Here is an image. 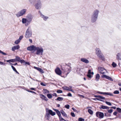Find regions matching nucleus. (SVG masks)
Masks as SVG:
<instances>
[{"label":"nucleus","instance_id":"obj_1","mask_svg":"<svg viewBox=\"0 0 121 121\" xmlns=\"http://www.w3.org/2000/svg\"><path fill=\"white\" fill-rule=\"evenodd\" d=\"M46 113L45 116V117L47 118V119L48 120L50 117V114L52 116H54L56 114L55 112H53L51 110H49L48 108L46 109Z\"/></svg>","mask_w":121,"mask_h":121},{"label":"nucleus","instance_id":"obj_2","mask_svg":"<svg viewBox=\"0 0 121 121\" xmlns=\"http://www.w3.org/2000/svg\"><path fill=\"white\" fill-rule=\"evenodd\" d=\"M36 51V54L38 55H42L43 52V49L41 47H36V46L35 51Z\"/></svg>","mask_w":121,"mask_h":121},{"label":"nucleus","instance_id":"obj_3","mask_svg":"<svg viewBox=\"0 0 121 121\" xmlns=\"http://www.w3.org/2000/svg\"><path fill=\"white\" fill-rule=\"evenodd\" d=\"M33 18V15L31 14H28L26 16V19L27 21V25H29L32 22Z\"/></svg>","mask_w":121,"mask_h":121},{"label":"nucleus","instance_id":"obj_4","mask_svg":"<svg viewBox=\"0 0 121 121\" xmlns=\"http://www.w3.org/2000/svg\"><path fill=\"white\" fill-rule=\"evenodd\" d=\"M26 11L27 9H23L18 12L16 14V15L18 17L22 16L26 14Z\"/></svg>","mask_w":121,"mask_h":121},{"label":"nucleus","instance_id":"obj_5","mask_svg":"<svg viewBox=\"0 0 121 121\" xmlns=\"http://www.w3.org/2000/svg\"><path fill=\"white\" fill-rule=\"evenodd\" d=\"M32 32L30 29L28 28L26 30L25 34V37L27 38H28L31 37L32 36Z\"/></svg>","mask_w":121,"mask_h":121},{"label":"nucleus","instance_id":"obj_6","mask_svg":"<svg viewBox=\"0 0 121 121\" xmlns=\"http://www.w3.org/2000/svg\"><path fill=\"white\" fill-rule=\"evenodd\" d=\"M42 6V4L40 0H38V2L36 3L35 5V8L37 9H40Z\"/></svg>","mask_w":121,"mask_h":121},{"label":"nucleus","instance_id":"obj_7","mask_svg":"<svg viewBox=\"0 0 121 121\" xmlns=\"http://www.w3.org/2000/svg\"><path fill=\"white\" fill-rule=\"evenodd\" d=\"M99 57L100 59L101 60L103 61H104L105 59L104 56L101 52V51L99 50Z\"/></svg>","mask_w":121,"mask_h":121},{"label":"nucleus","instance_id":"obj_8","mask_svg":"<svg viewBox=\"0 0 121 121\" xmlns=\"http://www.w3.org/2000/svg\"><path fill=\"white\" fill-rule=\"evenodd\" d=\"M36 46L34 45H32L28 47L27 48V50L30 51H35V49Z\"/></svg>","mask_w":121,"mask_h":121},{"label":"nucleus","instance_id":"obj_9","mask_svg":"<svg viewBox=\"0 0 121 121\" xmlns=\"http://www.w3.org/2000/svg\"><path fill=\"white\" fill-rule=\"evenodd\" d=\"M55 71L56 73L57 74L59 75H61V71L59 68H57L56 69H55Z\"/></svg>","mask_w":121,"mask_h":121},{"label":"nucleus","instance_id":"obj_10","mask_svg":"<svg viewBox=\"0 0 121 121\" xmlns=\"http://www.w3.org/2000/svg\"><path fill=\"white\" fill-rule=\"evenodd\" d=\"M97 17L94 16L92 15H91V21L92 22L94 23L98 19Z\"/></svg>","mask_w":121,"mask_h":121},{"label":"nucleus","instance_id":"obj_11","mask_svg":"<svg viewBox=\"0 0 121 121\" xmlns=\"http://www.w3.org/2000/svg\"><path fill=\"white\" fill-rule=\"evenodd\" d=\"M99 70L100 73L104 74L105 73V70L104 68L101 67H99Z\"/></svg>","mask_w":121,"mask_h":121},{"label":"nucleus","instance_id":"obj_12","mask_svg":"<svg viewBox=\"0 0 121 121\" xmlns=\"http://www.w3.org/2000/svg\"><path fill=\"white\" fill-rule=\"evenodd\" d=\"M92 15L98 17V10L97 9H96L94 10L93 13Z\"/></svg>","mask_w":121,"mask_h":121},{"label":"nucleus","instance_id":"obj_13","mask_svg":"<svg viewBox=\"0 0 121 121\" xmlns=\"http://www.w3.org/2000/svg\"><path fill=\"white\" fill-rule=\"evenodd\" d=\"M62 88L64 90H66L67 91H72L73 92H74L73 90L71 89V88H69V87H68L65 86H63Z\"/></svg>","mask_w":121,"mask_h":121},{"label":"nucleus","instance_id":"obj_14","mask_svg":"<svg viewBox=\"0 0 121 121\" xmlns=\"http://www.w3.org/2000/svg\"><path fill=\"white\" fill-rule=\"evenodd\" d=\"M20 48V46L19 45L14 46L12 47V50L13 51H14L15 50L18 49L19 48Z\"/></svg>","mask_w":121,"mask_h":121},{"label":"nucleus","instance_id":"obj_15","mask_svg":"<svg viewBox=\"0 0 121 121\" xmlns=\"http://www.w3.org/2000/svg\"><path fill=\"white\" fill-rule=\"evenodd\" d=\"M34 68L35 69L37 70L39 72H40L41 73H44V71L43 70L35 66H34Z\"/></svg>","mask_w":121,"mask_h":121},{"label":"nucleus","instance_id":"obj_16","mask_svg":"<svg viewBox=\"0 0 121 121\" xmlns=\"http://www.w3.org/2000/svg\"><path fill=\"white\" fill-rule=\"evenodd\" d=\"M99 93L103 94L104 95H109L111 96H112L113 95L111 93L109 92H101L99 91Z\"/></svg>","mask_w":121,"mask_h":121},{"label":"nucleus","instance_id":"obj_17","mask_svg":"<svg viewBox=\"0 0 121 121\" xmlns=\"http://www.w3.org/2000/svg\"><path fill=\"white\" fill-rule=\"evenodd\" d=\"M102 77L103 78H105L110 80H112V79L111 77L105 75H102Z\"/></svg>","mask_w":121,"mask_h":121},{"label":"nucleus","instance_id":"obj_18","mask_svg":"<svg viewBox=\"0 0 121 121\" xmlns=\"http://www.w3.org/2000/svg\"><path fill=\"white\" fill-rule=\"evenodd\" d=\"M53 110L55 111L56 112L57 115L59 116V118H60V117H61V114L60 112L58 110L55 109H53Z\"/></svg>","mask_w":121,"mask_h":121},{"label":"nucleus","instance_id":"obj_19","mask_svg":"<svg viewBox=\"0 0 121 121\" xmlns=\"http://www.w3.org/2000/svg\"><path fill=\"white\" fill-rule=\"evenodd\" d=\"M40 98L43 100H44L46 101L48 100V99L47 97L44 95L42 94L40 95Z\"/></svg>","mask_w":121,"mask_h":121},{"label":"nucleus","instance_id":"obj_20","mask_svg":"<svg viewBox=\"0 0 121 121\" xmlns=\"http://www.w3.org/2000/svg\"><path fill=\"white\" fill-rule=\"evenodd\" d=\"M40 17L43 19L44 21H46L47 20L48 18V17L46 16L43 14H42L41 16Z\"/></svg>","mask_w":121,"mask_h":121},{"label":"nucleus","instance_id":"obj_21","mask_svg":"<svg viewBox=\"0 0 121 121\" xmlns=\"http://www.w3.org/2000/svg\"><path fill=\"white\" fill-rule=\"evenodd\" d=\"M81 60L82 61L86 63H88L89 62V61L88 60L84 58H82L81 59Z\"/></svg>","mask_w":121,"mask_h":121},{"label":"nucleus","instance_id":"obj_22","mask_svg":"<svg viewBox=\"0 0 121 121\" xmlns=\"http://www.w3.org/2000/svg\"><path fill=\"white\" fill-rule=\"evenodd\" d=\"M22 22L23 24L26 23L25 25L26 26L28 25H27V21L26 18H22Z\"/></svg>","mask_w":121,"mask_h":121},{"label":"nucleus","instance_id":"obj_23","mask_svg":"<svg viewBox=\"0 0 121 121\" xmlns=\"http://www.w3.org/2000/svg\"><path fill=\"white\" fill-rule=\"evenodd\" d=\"M104 114L103 112H99V118H102L104 117Z\"/></svg>","mask_w":121,"mask_h":121},{"label":"nucleus","instance_id":"obj_24","mask_svg":"<svg viewBox=\"0 0 121 121\" xmlns=\"http://www.w3.org/2000/svg\"><path fill=\"white\" fill-rule=\"evenodd\" d=\"M109 108L107 106H106L104 105H102L100 107H99L100 109H108Z\"/></svg>","mask_w":121,"mask_h":121},{"label":"nucleus","instance_id":"obj_25","mask_svg":"<svg viewBox=\"0 0 121 121\" xmlns=\"http://www.w3.org/2000/svg\"><path fill=\"white\" fill-rule=\"evenodd\" d=\"M60 112L62 115L64 117H67V115L65 113V112L63 110H61L60 111Z\"/></svg>","mask_w":121,"mask_h":121},{"label":"nucleus","instance_id":"obj_26","mask_svg":"<svg viewBox=\"0 0 121 121\" xmlns=\"http://www.w3.org/2000/svg\"><path fill=\"white\" fill-rule=\"evenodd\" d=\"M121 56V54L120 53H119L117 54L116 55V58L117 60H121L120 58V56Z\"/></svg>","mask_w":121,"mask_h":121},{"label":"nucleus","instance_id":"obj_27","mask_svg":"<svg viewBox=\"0 0 121 121\" xmlns=\"http://www.w3.org/2000/svg\"><path fill=\"white\" fill-rule=\"evenodd\" d=\"M15 62L16 61H18L20 62L21 59L19 57L17 56H16V58L15 59Z\"/></svg>","mask_w":121,"mask_h":121},{"label":"nucleus","instance_id":"obj_28","mask_svg":"<svg viewBox=\"0 0 121 121\" xmlns=\"http://www.w3.org/2000/svg\"><path fill=\"white\" fill-rule=\"evenodd\" d=\"M63 99V98L60 97H58L56 99V100H58L59 101H61Z\"/></svg>","mask_w":121,"mask_h":121},{"label":"nucleus","instance_id":"obj_29","mask_svg":"<svg viewBox=\"0 0 121 121\" xmlns=\"http://www.w3.org/2000/svg\"><path fill=\"white\" fill-rule=\"evenodd\" d=\"M71 67L68 66V68H67V71L68 72L67 73V74H68V73H69L71 69Z\"/></svg>","mask_w":121,"mask_h":121},{"label":"nucleus","instance_id":"obj_30","mask_svg":"<svg viewBox=\"0 0 121 121\" xmlns=\"http://www.w3.org/2000/svg\"><path fill=\"white\" fill-rule=\"evenodd\" d=\"M6 62H15V59H13L7 60Z\"/></svg>","mask_w":121,"mask_h":121},{"label":"nucleus","instance_id":"obj_31","mask_svg":"<svg viewBox=\"0 0 121 121\" xmlns=\"http://www.w3.org/2000/svg\"><path fill=\"white\" fill-rule=\"evenodd\" d=\"M88 111L90 114L92 115L93 114V111L91 109H88Z\"/></svg>","mask_w":121,"mask_h":121},{"label":"nucleus","instance_id":"obj_32","mask_svg":"<svg viewBox=\"0 0 121 121\" xmlns=\"http://www.w3.org/2000/svg\"><path fill=\"white\" fill-rule=\"evenodd\" d=\"M105 98L104 97L102 96H101L99 95V100L101 101V100L100 99H105Z\"/></svg>","mask_w":121,"mask_h":121},{"label":"nucleus","instance_id":"obj_33","mask_svg":"<svg viewBox=\"0 0 121 121\" xmlns=\"http://www.w3.org/2000/svg\"><path fill=\"white\" fill-rule=\"evenodd\" d=\"M95 53L97 55V56H98V48H96L95 49Z\"/></svg>","mask_w":121,"mask_h":121},{"label":"nucleus","instance_id":"obj_34","mask_svg":"<svg viewBox=\"0 0 121 121\" xmlns=\"http://www.w3.org/2000/svg\"><path fill=\"white\" fill-rule=\"evenodd\" d=\"M20 41L18 39L17 40H16L14 42V43L16 44H18L20 42Z\"/></svg>","mask_w":121,"mask_h":121},{"label":"nucleus","instance_id":"obj_35","mask_svg":"<svg viewBox=\"0 0 121 121\" xmlns=\"http://www.w3.org/2000/svg\"><path fill=\"white\" fill-rule=\"evenodd\" d=\"M47 95L49 99H50L52 97V95L50 94H48Z\"/></svg>","mask_w":121,"mask_h":121},{"label":"nucleus","instance_id":"obj_36","mask_svg":"<svg viewBox=\"0 0 121 121\" xmlns=\"http://www.w3.org/2000/svg\"><path fill=\"white\" fill-rule=\"evenodd\" d=\"M117 112L119 113L121 112V109L119 108H117Z\"/></svg>","mask_w":121,"mask_h":121},{"label":"nucleus","instance_id":"obj_37","mask_svg":"<svg viewBox=\"0 0 121 121\" xmlns=\"http://www.w3.org/2000/svg\"><path fill=\"white\" fill-rule=\"evenodd\" d=\"M112 66L113 67H116L117 65L114 62H113L112 64Z\"/></svg>","mask_w":121,"mask_h":121},{"label":"nucleus","instance_id":"obj_38","mask_svg":"<svg viewBox=\"0 0 121 121\" xmlns=\"http://www.w3.org/2000/svg\"><path fill=\"white\" fill-rule=\"evenodd\" d=\"M113 93L115 94H118L119 93V92L118 91L116 90Z\"/></svg>","mask_w":121,"mask_h":121},{"label":"nucleus","instance_id":"obj_39","mask_svg":"<svg viewBox=\"0 0 121 121\" xmlns=\"http://www.w3.org/2000/svg\"><path fill=\"white\" fill-rule=\"evenodd\" d=\"M88 74H93L94 73L93 72H91V70H89L88 72Z\"/></svg>","mask_w":121,"mask_h":121},{"label":"nucleus","instance_id":"obj_40","mask_svg":"<svg viewBox=\"0 0 121 121\" xmlns=\"http://www.w3.org/2000/svg\"><path fill=\"white\" fill-rule=\"evenodd\" d=\"M58 93H61L62 92V91L60 90H57L56 91Z\"/></svg>","mask_w":121,"mask_h":121},{"label":"nucleus","instance_id":"obj_41","mask_svg":"<svg viewBox=\"0 0 121 121\" xmlns=\"http://www.w3.org/2000/svg\"><path fill=\"white\" fill-rule=\"evenodd\" d=\"M43 90L45 92V93H49V91L46 89H43Z\"/></svg>","mask_w":121,"mask_h":121},{"label":"nucleus","instance_id":"obj_42","mask_svg":"<svg viewBox=\"0 0 121 121\" xmlns=\"http://www.w3.org/2000/svg\"><path fill=\"white\" fill-rule=\"evenodd\" d=\"M105 103L107 104H108L109 106H111L112 105L110 103V102H108L106 101L105 102Z\"/></svg>","mask_w":121,"mask_h":121},{"label":"nucleus","instance_id":"obj_43","mask_svg":"<svg viewBox=\"0 0 121 121\" xmlns=\"http://www.w3.org/2000/svg\"><path fill=\"white\" fill-rule=\"evenodd\" d=\"M65 107L67 109H69V108L70 106L69 105H66L65 106Z\"/></svg>","mask_w":121,"mask_h":121},{"label":"nucleus","instance_id":"obj_44","mask_svg":"<svg viewBox=\"0 0 121 121\" xmlns=\"http://www.w3.org/2000/svg\"><path fill=\"white\" fill-rule=\"evenodd\" d=\"M0 53L2 54H3V55H7L5 53V52H3L2 51H1V50H0Z\"/></svg>","mask_w":121,"mask_h":121},{"label":"nucleus","instance_id":"obj_45","mask_svg":"<svg viewBox=\"0 0 121 121\" xmlns=\"http://www.w3.org/2000/svg\"><path fill=\"white\" fill-rule=\"evenodd\" d=\"M59 119L60 121H66V120L64 119L62 117H60Z\"/></svg>","mask_w":121,"mask_h":121},{"label":"nucleus","instance_id":"obj_46","mask_svg":"<svg viewBox=\"0 0 121 121\" xmlns=\"http://www.w3.org/2000/svg\"><path fill=\"white\" fill-rule=\"evenodd\" d=\"M96 80L98 81V74H97L96 77Z\"/></svg>","mask_w":121,"mask_h":121},{"label":"nucleus","instance_id":"obj_47","mask_svg":"<svg viewBox=\"0 0 121 121\" xmlns=\"http://www.w3.org/2000/svg\"><path fill=\"white\" fill-rule=\"evenodd\" d=\"M84 119L81 118H80L78 119L79 121H84Z\"/></svg>","mask_w":121,"mask_h":121},{"label":"nucleus","instance_id":"obj_48","mask_svg":"<svg viewBox=\"0 0 121 121\" xmlns=\"http://www.w3.org/2000/svg\"><path fill=\"white\" fill-rule=\"evenodd\" d=\"M113 111V110L112 109L108 110V112L109 113H111Z\"/></svg>","mask_w":121,"mask_h":121},{"label":"nucleus","instance_id":"obj_49","mask_svg":"<svg viewBox=\"0 0 121 121\" xmlns=\"http://www.w3.org/2000/svg\"><path fill=\"white\" fill-rule=\"evenodd\" d=\"M19 62H20L22 64L23 63L25 64V60H21Z\"/></svg>","mask_w":121,"mask_h":121},{"label":"nucleus","instance_id":"obj_50","mask_svg":"<svg viewBox=\"0 0 121 121\" xmlns=\"http://www.w3.org/2000/svg\"><path fill=\"white\" fill-rule=\"evenodd\" d=\"M71 116L73 117H75V115L73 112H71Z\"/></svg>","mask_w":121,"mask_h":121},{"label":"nucleus","instance_id":"obj_51","mask_svg":"<svg viewBox=\"0 0 121 121\" xmlns=\"http://www.w3.org/2000/svg\"><path fill=\"white\" fill-rule=\"evenodd\" d=\"M28 1L30 4H32L34 3L33 0H29Z\"/></svg>","mask_w":121,"mask_h":121},{"label":"nucleus","instance_id":"obj_52","mask_svg":"<svg viewBox=\"0 0 121 121\" xmlns=\"http://www.w3.org/2000/svg\"><path fill=\"white\" fill-rule=\"evenodd\" d=\"M23 35H21L20 36L18 39L20 41L23 38Z\"/></svg>","mask_w":121,"mask_h":121},{"label":"nucleus","instance_id":"obj_53","mask_svg":"<svg viewBox=\"0 0 121 121\" xmlns=\"http://www.w3.org/2000/svg\"><path fill=\"white\" fill-rule=\"evenodd\" d=\"M5 63L0 61V65H5Z\"/></svg>","mask_w":121,"mask_h":121},{"label":"nucleus","instance_id":"obj_54","mask_svg":"<svg viewBox=\"0 0 121 121\" xmlns=\"http://www.w3.org/2000/svg\"><path fill=\"white\" fill-rule=\"evenodd\" d=\"M40 84L41 85L43 86H45L46 85V84H44L42 82H41L40 83Z\"/></svg>","mask_w":121,"mask_h":121},{"label":"nucleus","instance_id":"obj_55","mask_svg":"<svg viewBox=\"0 0 121 121\" xmlns=\"http://www.w3.org/2000/svg\"><path fill=\"white\" fill-rule=\"evenodd\" d=\"M11 67L12 69H13V70L14 71L15 70H16L14 66H13V65H11Z\"/></svg>","mask_w":121,"mask_h":121},{"label":"nucleus","instance_id":"obj_56","mask_svg":"<svg viewBox=\"0 0 121 121\" xmlns=\"http://www.w3.org/2000/svg\"><path fill=\"white\" fill-rule=\"evenodd\" d=\"M117 112L116 111H115L113 113V114L114 115L117 116Z\"/></svg>","mask_w":121,"mask_h":121},{"label":"nucleus","instance_id":"obj_57","mask_svg":"<svg viewBox=\"0 0 121 121\" xmlns=\"http://www.w3.org/2000/svg\"><path fill=\"white\" fill-rule=\"evenodd\" d=\"M27 64L28 65H30V63L28 62H25V64H24V65Z\"/></svg>","mask_w":121,"mask_h":121},{"label":"nucleus","instance_id":"obj_58","mask_svg":"<svg viewBox=\"0 0 121 121\" xmlns=\"http://www.w3.org/2000/svg\"><path fill=\"white\" fill-rule=\"evenodd\" d=\"M91 74H88L87 75V76L89 78H91Z\"/></svg>","mask_w":121,"mask_h":121},{"label":"nucleus","instance_id":"obj_59","mask_svg":"<svg viewBox=\"0 0 121 121\" xmlns=\"http://www.w3.org/2000/svg\"><path fill=\"white\" fill-rule=\"evenodd\" d=\"M52 95L53 96H56V97L57 96V95L56 94V93H53L52 94Z\"/></svg>","mask_w":121,"mask_h":121},{"label":"nucleus","instance_id":"obj_60","mask_svg":"<svg viewBox=\"0 0 121 121\" xmlns=\"http://www.w3.org/2000/svg\"><path fill=\"white\" fill-rule=\"evenodd\" d=\"M67 95L69 96H72V95L70 93H69Z\"/></svg>","mask_w":121,"mask_h":121},{"label":"nucleus","instance_id":"obj_61","mask_svg":"<svg viewBox=\"0 0 121 121\" xmlns=\"http://www.w3.org/2000/svg\"><path fill=\"white\" fill-rule=\"evenodd\" d=\"M110 108H113L114 109H116V107L115 106L111 107Z\"/></svg>","mask_w":121,"mask_h":121},{"label":"nucleus","instance_id":"obj_62","mask_svg":"<svg viewBox=\"0 0 121 121\" xmlns=\"http://www.w3.org/2000/svg\"><path fill=\"white\" fill-rule=\"evenodd\" d=\"M39 13L40 14V16H41L42 14L43 15V14L41 13L40 11H39Z\"/></svg>","mask_w":121,"mask_h":121},{"label":"nucleus","instance_id":"obj_63","mask_svg":"<svg viewBox=\"0 0 121 121\" xmlns=\"http://www.w3.org/2000/svg\"><path fill=\"white\" fill-rule=\"evenodd\" d=\"M72 109L74 112H76L77 111V110L73 108Z\"/></svg>","mask_w":121,"mask_h":121},{"label":"nucleus","instance_id":"obj_64","mask_svg":"<svg viewBox=\"0 0 121 121\" xmlns=\"http://www.w3.org/2000/svg\"><path fill=\"white\" fill-rule=\"evenodd\" d=\"M28 91L29 92L33 93H35V92L32 91L28 90Z\"/></svg>","mask_w":121,"mask_h":121}]
</instances>
